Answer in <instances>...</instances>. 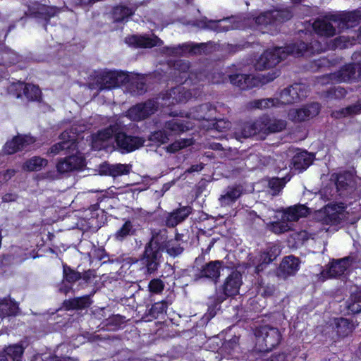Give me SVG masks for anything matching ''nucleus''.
<instances>
[{
  "instance_id": "19",
  "label": "nucleus",
  "mask_w": 361,
  "mask_h": 361,
  "mask_svg": "<svg viewBox=\"0 0 361 361\" xmlns=\"http://www.w3.org/2000/svg\"><path fill=\"white\" fill-rule=\"evenodd\" d=\"M94 257L99 261L102 262V264L106 263H117L124 264H132L137 262L135 258L127 257L126 255H122L116 257L114 255H109L106 252L104 247H98L94 251Z\"/></svg>"
},
{
  "instance_id": "42",
  "label": "nucleus",
  "mask_w": 361,
  "mask_h": 361,
  "mask_svg": "<svg viewBox=\"0 0 361 361\" xmlns=\"http://www.w3.org/2000/svg\"><path fill=\"white\" fill-rule=\"evenodd\" d=\"M188 122L183 120L171 119L167 121L164 124L166 131L169 130L174 135H180L188 131L190 128L187 126Z\"/></svg>"
},
{
  "instance_id": "38",
  "label": "nucleus",
  "mask_w": 361,
  "mask_h": 361,
  "mask_svg": "<svg viewBox=\"0 0 361 361\" xmlns=\"http://www.w3.org/2000/svg\"><path fill=\"white\" fill-rule=\"evenodd\" d=\"M183 85H178L170 90V95L177 103H185L192 97L190 90L186 89Z\"/></svg>"
},
{
  "instance_id": "43",
  "label": "nucleus",
  "mask_w": 361,
  "mask_h": 361,
  "mask_svg": "<svg viewBox=\"0 0 361 361\" xmlns=\"http://www.w3.org/2000/svg\"><path fill=\"white\" fill-rule=\"evenodd\" d=\"M18 312V304L8 298L0 300V317L16 315Z\"/></svg>"
},
{
  "instance_id": "59",
  "label": "nucleus",
  "mask_w": 361,
  "mask_h": 361,
  "mask_svg": "<svg viewBox=\"0 0 361 361\" xmlns=\"http://www.w3.org/2000/svg\"><path fill=\"white\" fill-rule=\"evenodd\" d=\"M347 94V91L345 88L341 87L340 86L336 87H331L327 91L328 97L335 98V99H342L345 97Z\"/></svg>"
},
{
  "instance_id": "14",
  "label": "nucleus",
  "mask_w": 361,
  "mask_h": 361,
  "mask_svg": "<svg viewBox=\"0 0 361 361\" xmlns=\"http://www.w3.org/2000/svg\"><path fill=\"white\" fill-rule=\"evenodd\" d=\"M321 110L318 102H312L301 108L290 110L289 118L294 123H302L317 116Z\"/></svg>"
},
{
  "instance_id": "1",
  "label": "nucleus",
  "mask_w": 361,
  "mask_h": 361,
  "mask_svg": "<svg viewBox=\"0 0 361 361\" xmlns=\"http://www.w3.org/2000/svg\"><path fill=\"white\" fill-rule=\"evenodd\" d=\"M114 138L116 146L122 154L130 153L142 147L145 140L139 136L128 135L123 131V126L120 122H114L109 126L99 130L92 136V142H104Z\"/></svg>"
},
{
  "instance_id": "15",
  "label": "nucleus",
  "mask_w": 361,
  "mask_h": 361,
  "mask_svg": "<svg viewBox=\"0 0 361 361\" xmlns=\"http://www.w3.org/2000/svg\"><path fill=\"white\" fill-rule=\"evenodd\" d=\"M348 204L341 202L332 205H327L324 208L322 222L325 225L337 226L343 220L344 214L343 211L347 208Z\"/></svg>"
},
{
  "instance_id": "7",
  "label": "nucleus",
  "mask_w": 361,
  "mask_h": 361,
  "mask_svg": "<svg viewBox=\"0 0 361 361\" xmlns=\"http://www.w3.org/2000/svg\"><path fill=\"white\" fill-rule=\"evenodd\" d=\"M174 71L173 80L180 85H196L202 80L201 72L190 71V63L189 61L179 59L173 63Z\"/></svg>"
},
{
  "instance_id": "28",
  "label": "nucleus",
  "mask_w": 361,
  "mask_h": 361,
  "mask_svg": "<svg viewBox=\"0 0 361 361\" xmlns=\"http://www.w3.org/2000/svg\"><path fill=\"white\" fill-rule=\"evenodd\" d=\"M309 214L310 209L307 206L298 204L285 209L283 211L282 219L288 221H297Z\"/></svg>"
},
{
  "instance_id": "41",
  "label": "nucleus",
  "mask_w": 361,
  "mask_h": 361,
  "mask_svg": "<svg viewBox=\"0 0 361 361\" xmlns=\"http://www.w3.org/2000/svg\"><path fill=\"white\" fill-rule=\"evenodd\" d=\"M207 47L204 43H190L179 45L178 47L171 48V54H180L183 52L188 51L193 54H200Z\"/></svg>"
},
{
  "instance_id": "4",
  "label": "nucleus",
  "mask_w": 361,
  "mask_h": 361,
  "mask_svg": "<svg viewBox=\"0 0 361 361\" xmlns=\"http://www.w3.org/2000/svg\"><path fill=\"white\" fill-rule=\"evenodd\" d=\"M62 281L59 288L61 293H74L73 285L78 282L80 288L92 286L97 282V276L95 270L88 269L80 273L71 268L66 263H63Z\"/></svg>"
},
{
  "instance_id": "63",
  "label": "nucleus",
  "mask_w": 361,
  "mask_h": 361,
  "mask_svg": "<svg viewBox=\"0 0 361 361\" xmlns=\"http://www.w3.org/2000/svg\"><path fill=\"white\" fill-rule=\"evenodd\" d=\"M124 317L120 315H114L107 321V326H112V329H116L124 323Z\"/></svg>"
},
{
  "instance_id": "49",
  "label": "nucleus",
  "mask_w": 361,
  "mask_h": 361,
  "mask_svg": "<svg viewBox=\"0 0 361 361\" xmlns=\"http://www.w3.org/2000/svg\"><path fill=\"white\" fill-rule=\"evenodd\" d=\"M178 234H176L175 238L169 239L164 249V251L172 257H176L183 252V247L178 243Z\"/></svg>"
},
{
  "instance_id": "8",
  "label": "nucleus",
  "mask_w": 361,
  "mask_h": 361,
  "mask_svg": "<svg viewBox=\"0 0 361 361\" xmlns=\"http://www.w3.org/2000/svg\"><path fill=\"white\" fill-rule=\"evenodd\" d=\"M279 49H282L281 54L292 55L295 57L310 56L316 52H319L322 49V44L315 39L311 40L310 43L297 40L286 44L284 47H280Z\"/></svg>"
},
{
  "instance_id": "20",
  "label": "nucleus",
  "mask_w": 361,
  "mask_h": 361,
  "mask_svg": "<svg viewBox=\"0 0 361 361\" xmlns=\"http://www.w3.org/2000/svg\"><path fill=\"white\" fill-rule=\"evenodd\" d=\"M119 76L116 71L103 72L95 77V84L100 91L118 87L121 83Z\"/></svg>"
},
{
  "instance_id": "47",
  "label": "nucleus",
  "mask_w": 361,
  "mask_h": 361,
  "mask_svg": "<svg viewBox=\"0 0 361 361\" xmlns=\"http://www.w3.org/2000/svg\"><path fill=\"white\" fill-rule=\"evenodd\" d=\"M361 112V106L359 105H350L339 110L333 111L331 116L336 119H340L348 116L356 115Z\"/></svg>"
},
{
  "instance_id": "33",
  "label": "nucleus",
  "mask_w": 361,
  "mask_h": 361,
  "mask_svg": "<svg viewBox=\"0 0 361 361\" xmlns=\"http://www.w3.org/2000/svg\"><path fill=\"white\" fill-rule=\"evenodd\" d=\"M169 240L168 231L166 229H161L152 234L150 240L146 245H150L151 247L163 253Z\"/></svg>"
},
{
  "instance_id": "53",
  "label": "nucleus",
  "mask_w": 361,
  "mask_h": 361,
  "mask_svg": "<svg viewBox=\"0 0 361 361\" xmlns=\"http://www.w3.org/2000/svg\"><path fill=\"white\" fill-rule=\"evenodd\" d=\"M23 93L28 99L37 101L40 97L41 92L37 86L33 85H25Z\"/></svg>"
},
{
  "instance_id": "2",
  "label": "nucleus",
  "mask_w": 361,
  "mask_h": 361,
  "mask_svg": "<svg viewBox=\"0 0 361 361\" xmlns=\"http://www.w3.org/2000/svg\"><path fill=\"white\" fill-rule=\"evenodd\" d=\"M325 18L326 19L315 20L313 27L319 35L333 37L336 35V28L331 22L336 23L340 30L355 27L361 23V8L330 13Z\"/></svg>"
},
{
  "instance_id": "61",
  "label": "nucleus",
  "mask_w": 361,
  "mask_h": 361,
  "mask_svg": "<svg viewBox=\"0 0 361 361\" xmlns=\"http://www.w3.org/2000/svg\"><path fill=\"white\" fill-rule=\"evenodd\" d=\"M14 264H16V263L13 258V255L11 252L9 253L3 254L0 257V267H8Z\"/></svg>"
},
{
  "instance_id": "56",
  "label": "nucleus",
  "mask_w": 361,
  "mask_h": 361,
  "mask_svg": "<svg viewBox=\"0 0 361 361\" xmlns=\"http://www.w3.org/2000/svg\"><path fill=\"white\" fill-rule=\"evenodd\" d=\"M167 308V303L166 302L162 300L161 302H155L151 309L149 310V314L157 318L158 317L159 314H162L166 312Z\"/></svg>"
},
{
  "instance_id": "26",
  "label": "nucleus",
  "mask_w": 361,
  "mask_h": 361,
  "mask_svg": "<svg viewBox=\"0 0 361 361\" xmlns=\"http://www.w3.org/2000/svg\"><path fill=\"white\" fill-rule=\"evenodd\" d=\"M97 202L90 204L89 210L91 212V217H97L98 214L96 213L98 210H101L104 213L106 210L113 209V198L108 195V192L104 190V192H101L96 196Z\"/></svg>"
},
{
  "instance_id": "44",
  "label": "nucleus",
  "mask_w": 361,
  "mask_h": 361,
  "mask_svg": "<svg viewBox=\"0 0 361 361\" xmlns=\"http://www.w3.org/2000/svg\"><path fill=\"white\" fill-rule=\"evenodd\" d=\"M170 135L171 134L169 133L164 128V129L151 132L148 135V140L152 142V144L159 147L169 141Z\"/></svg>"
},
{
  "instance_id": "62",
  "label": "nucleus",
  "mask_w": 361,
  "mask_h": 361,
  "mask_svg": "<svg viewBox=\"0 0 361 361\" xmlns=\"http://www.w3.org/2000/svg\"><path fill=\"white\" fill-rule=\"evenodd\" d=\"M272 250L273 248L271 247L269 250L262 254L261 260L262 264H269L276 259V254Z\"/></svg>"
},
{
  "instance_id": "10",
  "label": "nucleus",
  "mask_w": 361,
  "mask_h": 361,
  "mask_svg": "<svg viewBox=\"0 0 361 361\" xmlns=\"http://www.w3.org/2000/svg\"><path fill=\"white\" fill-rule=\"evenodd\" d=\"M293 16L289 8L270 10L262 13L255 18V23L262 25H278L283 23Z\"/></svg>"
},
{
  "instance_id": "24",
  "label": "nucleus",
  "mask_w": 361,
  "mask_h": 361,
  "mask_svg": "<svg viewBox=\"0 0 361 361\" xmlns=\"http://www.w3.org/2000/svg\"><path fill=\"white\" fill-rule=\"evenodd\" d=\"M224 267V263L223 261H210L202 267L200 277L209 279L216 283L220 278L221 270Z\"/></svg>"
},
{
  "instance_id": "48",
  "label": "nucleus",
  "mask_w": 361,
  "mask_h": 361,
  "mask_svg": "<svg viewBox=\"0 0 361 361\" xmlns=\"http://www.w3.org/2000/svg\"><path fill=\"white\" fill-rule=\"evenodd\" d=\"M108 175L114 178L123 175H128L130 171V166L128 164H116L109 165L107 167Z\"/></svg>"
},
{
  "instance_id": "39",
  "label": "nucleus",
  "mask_w": 361,
  "mask_h": 361,
  "mask_svg": "<svg viewBox=\"0 0 361 361\" xmlns=\"http://www.w3.org/2000/svg\"><path fill=\"white\" fill-rule=\"evenodd\" d=\"M92 301L90 296L86 295L82 297L75 298L72 300H65L63 305L67 310H80L87 307Z\"/></svg>"
},
{
  "instance_id": "17",
  "label": "nucleus",
  "mask_w": 361,
  "mask_h": 361,
  "mask_svg": "<svg viewBox=\"0 0 361 361\" xmlns=\"http://www.w3.org/2000/svg\"><path fill=\"white\" fill-rule=\"evenodd\" d=\"M85 165V159L80 155L73 154L58 160L56 168L59 173L80 171Z\"/></svg>"
},
{
  "instance_id": "9",
  "label": "nucleus",
  "mask_w": 361,
  "mask_h": 361,
  "mask_svg": "<svg viewBox=\"0 0 361 361\" xmlns=\"http://www.w3.org/2000/svg\"><path fill=\"white\" fill-rule=\"evenodd\" d=\"M159 109L157 99H149L132 106L128 110L129 118L134 121H141L155 114Z\"/></svg>"
},
{
  "instance_id": "25",
  "label": "nucleus",
  "mask_w": 361,
  "mask_h": 361,
  "mask_svg": "<svg viewBox=\"0 0 361 361\" xmlns=\"http://www.w3.org/2000/svg\"><path fill=\"white\" fill-rule=\"evenodd\" d=\"M242 284V274L236 269L233 270L221 286V293H240L239 290Z\"/></svg>"
},
{
  "instance_id": "3",
  "label": "nucleus",
  "mask_w": 361,
  "mask_h": 361,
  "mask_svg": "<svg viewBox=\"0 0 361 361\" xmlns=\"http://www.w3.org/2000/svg\"><path fill=\"white\" fill-rule=\"evenodd\" d=\"M279 75L277 71H271L260 76L241 73L226 75L220 71L212 72L208 76L209 81L212 84H224L229 82L240 90H249L271 82Z\"/></svg>"
},
{
  "instance_id": "6",
  "label": "nucleus",
  "mask_w": 361,
  "mask_h": 361,
  "mask_svg": "<svg viewBox=\"0 0 361 361\" xmlns=\"http://www.w3.org/2000/svg\"><path fill=\"white\" fill-rule=\"evenodd\" d=\"M256 337V348L260 352H269L276 347L281 338L277 328L262 326L255 331Z\"/></svg>"
},
{
  "instance_id": "35",
  "label": "nucleus",
  "mask_w": 361,
  "mask_h": 361,
  "mask_svg": "<svg viewBox=\"0 0 361 361\" xmlns=\"http://www.w3.org/2000/svg\"><path fill=\"white\" fill-rule=\"evenodd\" d=\"M9 30L4 35V39H6ZM4 39L0 42V52L1 53L2 63L6 66H11L16 64L19 61V56L9 47H6Z\"/></svg>"
},
{
  "instance_id": "18",
  "label": "nucleus",
  "mask_w": 361,
  "mask_h": 361,
  "mask_svg": "<svg viewBox=\"0 0 361 361\" xmlns=\"http://www.w3.org/2000/svg\"><path fill=\"white\" fill-rule=\"evenodd\" d=\"M35 142V137L30 135H17L11 140L5 143L4 151L6 154H13L23 150L26 147L34 144Z\"/></svg>"
},
{
  "instance_id": "12",
  "label": "nucleus",
  "mask_w": 361,
  "mask_h": 361,
  "mask_svg": "<svg viewBox=\"0 0 361 361\" xmlns=\"http://www.w3.org/2000/svg\"><path fill=\"white\" fill-rule=\"evenodd\" d=\"M162 258V253L151 247L150 245H145V250L140 258L142 269L146 274H153L158 270Z\"/></svg>"
},
{
  "instance_id": "52",
  "label": "nucleus",
  "mask_w": 361,
  "mask_h": 361,
  "mask_svg": "<svg viewBox=\"0 0 361 361\" xmlns=\"http://www.w3.org/2000/svg\"><path fill=\"white\" fill-rule=\"evenodd\" d=\"M277 103H279L278 99L265 98L261 99H255L252 102L251 104L253 108L263 109L274 106Z\"/></svg>"
},
{
  "instance_id": "34",
  "label": "nucleus",
  "mask_w": 361,
  "mask_h": 361,
  "mask_svg": "<svg viewBox=\"0 0 361 361\" xmlns=\"http://www.w3.org/2000/svg\"><path fill=\"white\" fill-rule=\"evenodd\" d=\"M243 188L240 185H228L219 200L222 204L228 205L235 202L243 194Z\"/></svg>"
},
{
  "instance_id": "5",
  "label": "nucleus",
  "mask_w": 361,
  "mask_h": 361,
  "mask_svg": "<svg viewBox=\"0 0 361 361\" xmlns=\"http://www.w3.org/2000/svg\"><path fill=\"white\" fill-rule=\"evenodd\" d=\"M331 180L335 183L338 195L348 205L361 198V190H357L356 177L353 173L349 171L334 173Z\"/></svg>"
},
{
  "instance_id": "50",
  "label": "nucleus",
  "mask_w": 361,
  "mask_h": 361,
  "mask_svg": "<svg viewBox=\"0 0 361 361\" xmlns=\"http://www.w3.org/2000/svg\"><path fill=\"white\" fill-rule=\"evenodd\" d=\"M345 307L352 314L361 312V295H350L345 301Z\"/></svg>"
},
{
  "instance_id": "54",
  "label": "nucleus",
  "mask_w": 361,
  "mask_h": 361,
  "mask_svg": "<svg viewBox=\"0 0 361 361\" xmlns=\"http://www.w3.org/2000/svg\"><path fill=\"white\" fill-rule=\"evenodd\" d=\"M130 90L135 94L142 95L147 90L146 83L143 79H136L130 83Z\"/></svg>"
},
{
  "instance_id": "58",
  "label": "nucleus",
  "mask_w": 361,
  "mask_h": 361,
  "mask_svg": "<svg viewBox=\"0 0 361 361\" xmlns=\"http://www.w3.org/2000/svg\"><path fill=\"white\" fill-rule=\"evenodd\" d=\"M16 264H20L28 259V255L20 247H16L11 251Z\"/></svg>"
},
{
  "instance_id": "57",
  "label": "nucleus",
  "mask_w": 361,
  "mask_h": 361,
  "mask_svg": "<svg viewBox=\"0 0 361 361\" xmlns=\"http://www.w3.org/2000/svg\"><path fill=\"white\" fill-rule=\"evenodd\" d=\"M148 288L150 293H161L164 288V283L160 279H152Z\"/></svg>"
},
{
  "instance_id": "21",
  "label": "nucleus",
  "mask_w": 361,
  "mask_h": 361,
  "mask_svg": "<svg viewBox=\"0 0 361 361\" xmlns=\"http://www.w3.org/2000/svg\"><path fill=\"white\" fill-rule=\"evenodd\" d=\"M192 207L190 206H183L173 212L166 213L164 216V225L168 228H173L180 223L185 221L192 212Z\"/></svg>"
},
{
  "instance_id": "23",
  "label": "nucleus",
  "mask_w": 361,
  "mask_h": 361,
  "mask_svg": "<svg viewBox=\"0 0 361 361\" xmlns=\"http://www.w3.org/2000/svg\"><path fill=\"white\" fill-rule=\"evenodd\" d=\"M262 132L264 133H279L283 130L287 126L285 120L271 118L269 115H264L259 118Z\"/></svg>"
},
{
  "instance_id": "16",
  "label": "nucleus",
  "mask_w": 361,
  "mask_h": 361,
  "mask_svg": "<svg viewBox=\"0 0 361 361\" xmlns=\"http://www.w3.org/2000/svg\"><path fill=\"white\" fill-rule=\"evenodd\" d=\"M125 43L133 48H152L161 46L163 41L157 35L152 37L147 35H130L125 38Z\"/></svg>"
},
{
  "instance_id": "45",
  "label": "nucleus",
  "mask_w": 361,
  "mask_h": 361,
  "mask_svg": "<svg viewBox=\"0 0 361 361\" xmlns=\"http://www.w3.org/2000/svg\"><path fill=\"white\" fill-rule=\"evenodd\" d=\"M1 353H6L8 361H22L24 348L21 345L15 344L3 348Z\"/></svg>"
},
{
  "instance_id": "37",
  "label": "nucleus",
  "mask_w": 361,
  "mask_h": 361,
  "mask_svg": "<svg viewBox=\"0 0 361 361\" xmlns=\"http://www.w3.org/2000/svg\"><path fill=\"white\" fill-rule=\"evenodd\" d=\"M48 164V160L39 156H34L26 160L23 164V169L25 171H39Z\"/></svg>"
},
{
  "instance_id": "60",
  "label": "nucleus",
  "mask_w": 361,
  "mask_h": 361,
  "mask_svg": "<svg viewBox=\"0 0 361 361\" xmlns=\"http://www.w3.org/2000/svg\"><path fill=\"white\" fill-rule=\"evenodd\" d=\"M68 148H69L68 142H59L51 146L47 152V154L56 155L58 154L60 152Z\"/></svg>"
},
{
  "instance_id": "36",
  "label": "nucleus",
  "mask_w": 361,
  "mask_h": 361,
  "mask_svg": "<svg viewBox=\"0 0 361 361\" xmlns=\"http://www.w3.org/2000/svg\"><path fill=\"white\" fill-rule=\"evenodd\" d=\"M134 14L132 8L126 6H115L111 11V16L115 23H122L127 20Z\"/></svg>"
},
{
  "instance_id": "30",
  "label": "nucleus",
  "mask_w": 361,
  "mask_h": 361,
  "mask_svg": "<svg viewBox=\"0 0 361 361\" xmlns=\"http://www.w3.org/2000/svg\"><path fill=\"white\" fill-rule=\"evenodd\" d=\"M355 64L351 63L343 66L338 71L331 73L329 78L336 82H348L355 78Z\"/></svg>"
},
{
  "instance_id": "13",
  "label": "nucleus",
  "mask_w": 361,
  "mask_h": 361,
  "mask_svg": "<svg viewBox=\"0 0 361 361\" xmlns=\"http://www.w3.org/2000/svg\"><path fill=\"white\" fill-rule=\"evenodd\" d=\"M307 97L305 85L294 83L283 89L279 94V102L283 105L292 104L302 100Z\"/></svg>"
},
{
  "instance_id": "29",
  "label": "nucleus",
  "mask_w": 361,
  "mask_h": 361,
  "mask_svg": "<svg viewBox=\"0 0 361 361\" xmlns=\"http://www.w3.org/2000/svg\"><path fill=\"white\" fill-rule=\"evenodd\" d=\"M313 155L307 151L296 153L291 159L292 169L298 173L305 171L313 162Z\"/></svg>"
},
{
  "instance_id": "51",
  "label": "nucleus",
  "mask_w": 361,
  "mask_h": 361,
  "mask_svg": "<svg viewBox=\"0 0 361 361\" xmlns=\"http://www.w3.org/2000/svg\"><path fill=\"white\" fill-rule=\"evenodd\" d=\"M335 325L338 334L341 336H347L352 331L353 324L345 318L336 319Z\"/></svg>"
},
{
  "instance_id": "27",
  "label": "nucleus",
  "mask_w": 361,
  "mask_h": 361,
  "mask_svg": "<svg viewBox=\"0 0 361 361\" xmlns=\"http://www.w3.org/2000/svg\"><path fill=\"white\" fill-rule=\"evenodd\" d=\"M300 259L293 255L285 257L281 261L279 268V276L286 279L293 276L299 270Z\"/></svg>"
},
{
  "instance_id": "46",
  "label": "nucleus",
  "mask_w": 361,
  "mask_h": 361,
  "mask_svg": "<svg viewBox=\"0 0 361 361\" xmlns=\"http://www.w3.org/2000/svg\"><path fill=\"white\" fill-rule=\"evenodd\" d=\"M197 119L211 121L212 123L209 125L208 128L211 130H216L218 132H222L224 130L229 128L231 125L229 121H226L224 119H216V118L207 116V114L201 115L197 118Z\"/></svg>"
},
{
  "instance_id": "22",
  "label": "nucleus",
  "mask_w": 361,
  "mask_h": 361,
  "mask_svg": "<svg viewBox=\"0 0 361 361\" xmlns=\"http://www.w3.org/2000/svg\"><path fill=\"white\" fill-rule=\"evenodd\" d=\"M280 50L278 48L275 51L267 50L264 51L257 60L256 69L263 71L271 68L279 63L283 60V57L279 55V53H281Z\"/></svg>"
},
{
  "instance_id": "55",
  "label": "nucleus",
  "mask_w": 361,
  "mask_h": 361,
  "mask_svg": "<svg viewBox=\"0 0 361 361\" xmlns=\"http://www.w3.org/2000/svg\"><path fill=\"white\" fill-rule=\"evenodd\" d=\"M271 229L275 233L281 234L290 231V226L288 225V221L281 219V221L272 223Z\"/></svg>"
},
{
  "instance_id": "11",
  "label": "nucleus",
  "mask_w": 361,
  "mask_h": 361,
  "mask_svg": "<svg viewBox=\"0 0 361 361\" xmlns=\"http://www.w3.org/2000/svg\"><path fill=\"white\" fill-rule=\"evenodd\" d=\"M28 11L31 16L38 20H42L44 30H47L51 18L56 16L60 12V9L56 6H47L35 1L29 5Z\"/></svg>"
},
{
  "instance_id": "32",
  "label": "nucleus",
  "mask_w": 361,
  "mask_h": 361,
  "mask_svg": "<svg viewBox=\"0 0 361 361\" xmlns=\"http://www.w3.org/2000/svg\"><path fill=\"white\" fill-rule=\"evenodd\" d=\"M262 132L259 118L254 122H245L240 128L235 131V135L242 138H248Z\"/></svg>"
},
{
  "instance_id": "31",
  "label": "nucleus",
  "mask_w": 361,
  "mask_h": 361,
  "mask_svg": "<svg viewBox=\"0 0 361 361\" xmlns=\"http://www.w3.org/2000/svg\"><path fill=\"white\" fill-rule=\"evenodd\" d=\"M350 257H345L338 259H333L327 270V274L330 278H338L343 275L350 267Z\"/></svg>"
},
{
  "instance_id": "40",
  "label": "nucleus",
  "mask_w": 361,
  "mask_h": 361,
  "mask_svg": "<svg viewBox=\"0 0 361 361\" xmlns=\"http://www.w3.org/2000/svg\"><path fill=\"white\" fill-rule=\"evenodd\" d=\"M136 228L130 219H126L122 226L114 233V238L118 241L124 240L128 236L135 235Z\"/></svg>"
},
{
  "instance_id": "64",
  "label": "nucleus",
  "mask_w": 361,
  "mask_h": 361,
  "mask_svg": "<svg viewBox=\"0 0 361 361\" xmlns=\"http://www.w3.org/2000/svg\"><path fill=\"white\" fill-rule=\"evenodd\" d=\"M16 171L15 169H6L4 171L0 172V187L6 182L9 180L12 177L15 176Z\"/></svg>"
}]
</instances>
